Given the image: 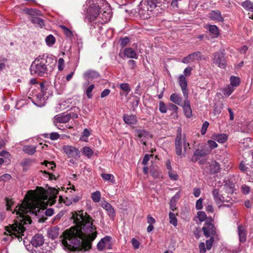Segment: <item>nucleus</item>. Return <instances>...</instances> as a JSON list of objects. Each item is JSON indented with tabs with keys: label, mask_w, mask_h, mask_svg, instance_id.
I'll return each mask as SVG.
<instances>
[{
	"label": "nucleus",
	"mask_w": 253,
	"mask_h": 253,
	"mask_svg": "<svg viewBox=\"0 0 253 253\" xmlns=\"http://www.w3.org/2000/svg\"><path fill=\"white\" fill-rule=\"evenodd\" d=\"M11 177V176L10 174L8 173H5L0 177V180L5 181L6 180L10 179Z\"/></svg>",
	"instance_id": "774afa93"
},
{
	"label": "nucleus",
	"mask_w": 253,
	"mask_h": 253,
	"mask_svg": "<svg viewBox=\"0 0 253 253\" xmlns=\"http://www.w3.org/2000/svg\"><path fill=\"white\" fill-rule=\"evenodd\" d=\"M224 182L225 183L224 187L225 191L228 194H233L234 192V189L235 187L234 184L233 182V181L228 180H224Z\"/></svg>",
	"instance_id": "4be33fe9"
},
{
	"label": "nucleus",
	"mask_w": 253,
	"mask_h": 253,
	"mask_svg": "<svg viewBox=\"0 0 253 253\" xmlns=\"http://www.w3.org/2000/svg\"><path fill=\"white\" fill-rule=\"evenodd\" d=\"M33 103L38 107H42L44 106L45 104L44 99L42 96H37L36 100L33 101Z\"/></svg>",
	"instance_id": "37998d69"
},
{
	"label": "nucleus",
	"mask_w": 253,
	"mask_h": 253,
	"mask_svg": "<svg viewBox=\"0 0 253 253\" xmlns=\"http://www.w3.org/2000/svg\"><path fill=\"white\" fill-rule=\"evenodd\" d=\"M213 63L220 67L221 64V52H217L213 54L212 56Z\"/></svg>",
	"instance_id": "a878e982"
},
{
	"label": "nucleus",
	"mask_w": 253,
	"mask_h": 253,
	"mask_svg": "<svg viewBox=\"0 0 253 253\" xmlns=\"http://www.w3.org/2000/svg\"><path fill=\"white\" fill-rule=\"evenodd\" d=\"M178 82L181 87L183 96L188 97V91L187 88V83L185 77L183 75H180L178 78Z\"/></svg>",
	"instance_id": "9b49d317"
},
{
	"label": "nucleus",
	"mask_w": 253,
	"mask_h": 253,
	"mask_svg": "<svg viewBox=\"0 0 253 253\" xmlns=\"http://www.w3.org/2000/svg\"><path fill=\"white\" fill-rule=\"evenodd\" d=\"M101 176L105 180L110 181L112 183H114L115 182V177L112 174L102 173Z\"/></svg>",
	"instance_id": "79ce46f5"
},
{
	"label": "nucleus",
	"mask_w": 253,
	"mask_h": 253,
	"mask_svg": "<svg viewBox=\"0 0 253 253\" xmlns=\"http://www.w3.org/2000/svg\"><path fill=\"white\" fill-rule=\"evenodd\" d=\"M59 235V228L55 226L51 228L48 231V236L49 238L54 239Z\"/></svg>",
	"instance_id": "c85d7f7f"
},
{
	"label": "nucleus",
	"mask_w": 253,
	"mask_h": 253,
	"mask_svg": "<svg viewBox=\"0 0 253 253\" xmlns=\"http://www.w3.org/2000/svg\"><path fill=\"white\" fill-rule=\"evenodd\" d=\"M213 237H210V239L207 240L206 242V249L208 250H210L212 246L213 242Z\"/></svg>",
	"instance_id": "5fc2aeb1"
},
{
	"label": "nucleus",
	"mask_w": 253,
	"mask_h": 253,
	"mask_svg": "<svg viewBox=\"0 0 253 253\" xmlns=\"http://www.w3.org/2000/svg\"><path fill=\"white\" fill-rule=\"evenodd\" d=\"M131 243L135 249H137L139 248L140 244L139 242L135 238H132L131 240Z\"/></svg>",
	"instance_id": "69168bd1"
},
{
	"label": "nucleus",
	"mask_w": 253,
	"mask_h": 253,
	"mask_svg": "<svg viewBox=\"0 0 253 253\" xmlns=\"http://www.w3.org/2000/svg\"><path fill=\"white\" fill-rule=\"evenodd\" d=\"M61 238L63 248L67 252H75L78 250L86 251L90 249L86 247L85 245H84V237L75 233L72 227L70 230L64 231Z\"/></svg>",
	"instance_id": "20e7f679"
},
{
	"label": "nucleus",
	"mask_w": 253,
	"mask_h": 253,
	"mask_svg": "<svg viewBox=\"0 0 253 253\" xmlns=\"http://www.w3.org/2000/svg\"><path fill=\"white\" fill-rule=\"evenodd\" d=\"M124 54L129 58L137 59L138 55L135 50L131 47L126 48L124 50Z\"/></svg>",
	"instance_id": "412c9836"
},
{
	"label": "nucleus",
	"mask_w": 253,
	"mask_h": 253,
	"mask_svg": "<svg viewBox=\"0 0 253 253\" xmlns=\"http://www.w3.org/2000/svg\"><path fill=\"white\" fill-rule=\"evenodd\" d=\"M204 27L209 31V34L211 37L217 38L219 36V30L216 26L207 24L204 25Z\"/></svg>",
	"instance_id": "f8f14e48"
},
{
	"label": "nucleus",
	"mask_w": 253,
	"mask_h": 253,
	"mask_svg": "<svg viewBox=\"0 0 253 253\" xmlns=\"http://www.w3.org/2000/svg\"><path fill=\"white\" fill-rule=\"evenodd\" d=\"M136 131L138 138L141 139V141H143V144L146 145V142L143 141V139L147 136L148 132L146 130L141 129H137Z\"/></svg>",
	"instance_id": "c756f323"
},
{
	"label": "nucleus",
	"mask_w": 253,
	"mask_h": 253,
	"mask_svg": "<svg viewBox=\"0 0 253 253\" xmlns=\"http://www.w3.org/2000/svg\"><path fill=\"white\" fill-rule=\"evenodd\" d=\"M209 123L207 121H205L203 123L201 130V133L202 135H204L206 134L207 128L209 127Z\"/></svg>",
	"instance_id": "6e6d98bb"
},
{
	"label": "nucleus",
	"mask_w": 253,
	"mask_h": 253,
	"mask_svg": "<svg viewBox=\"0 0 253 253\" xmlns=\"http://www.w3.org/2000/svg\"><path fill=\"white\" fill-rule=\"evenodd\" d=\"M210 154V149H206L204 147L202 149H197L194 153L191 158L192 162H197L200 158L204 157Z\"/></svg>",
	"instance_id": "9d476101"
},
{
	"label": "nucleus",
	"mask_w": 253,
	"mask_h": 253,
	"mask_svg": "<svg viewBox=\"0 0 253 253\" xmlns=\"http://www.w3.org/2000/svg\"><path fill=\"white\" fill-rule=\"evenodd\" d=\"M112 238L108 236H106L98 243L97 247L98 250L102 251L105 248H107L111 245L110 241Z\"/></svg>",
	"instance_id": "4468645a"
},
{
	"label": "nucleus",
	"mask_w": 253,
	"mask_h": 253,
	"mask_svg": "<svg viewBox=\"0 0 253 253\" xmlns=\"http://www.w3.org/2000/svg\"><path fill=\"white\" fill-rule=\"evenodd\" d=\"M48 204V195L42 187H37L36 190H29L25 195L21 205H17L14 211L17 215V220L14 223L5 227V234L12 238H17L19 241L22 240L26 227L30 224L32 220L28 213L39 216L44 213L46 216H51L54 213L52 209L44 210Z\"/></svg>",
	"instance_id": "f257e3e1"
},
{
	"label": "nucleus",
	"mask_w": 253,
	"mask_h": 253,
	"mask_svg": "<svg viewBox=\"0 0 253 253\" xmlns=\"http://www.w3.org/2000/svg\"><path fill=\"white\" fill-rule=\"evenodd\" d=\"M204 147L206 149H210V153L212 149H214L217 147V144L215 142V141L210 140L208 141L207 145Z\"/></svg>",
	"instance_id": "a19ab883"
},
{
	"label": "nucleus",
	"mask_w": 253,
	"mask_h": 253,
	"mask_svg": "<svg viewBox=\"0 0 253 253\" xmlns=\"http://www.w3.org/2000/svg\"><path fill=\"white\" fill-rule=\"evenodd\" d=\"M83 154L87 157L90 158L93 154V151L89 147H84L82 149Z\"/></svg>",
	"instance_id": "58836bf2"
},
{
	"label": "nucleus",
	"mask_w": 253,
	"mask_h": 253,
	"mask_svg": "<svg viewBox=\"0 0 253 253\" xmlns=\"http://www.w3.org/2000/svg\"><path fill=\"white\" fill-rule=\"evenodd\" d=\"M200 253H205L206 252V248H205V245L204 242H201L199 245Z\"/></svg>",
	"instance_id": "0e129e2a"
},
{
	"label": "nucleus",
	"mask_w": 253,
	"mask_h": 253,
	"mask_svg": "<svg viewBox=\"0 0 253 253\" xmlns=\"http://www.w3.org/2000/svg\"><path fill=\"white\" fill-rule=\"evenodd\" d=\"M168 2L167 0H145L141 3L139 14L143 19L157 16L168 7Z\"/></svg>",
	"instance_id": "423d86ee"
},
{
	"label": "nucleus",
	"mask_w": 253,
	"mask_h": 253,
	"mask_svg": "<svg viewBox=\"0 0 253 253\" xmlns=\"http://www.w3.org/2000/svg\"><path fill=\"white\" fill-rule=\"evenodd\" d=\"M32 160L29 159H26L22 161L21 165L23 167V169L24 171L27 170L30 166Z\"/></svg>",
	"instance_id": "a18cd8bd"
},
{
	"label": "nucleus",
	"mask_w": 253,
	"mask_h": 253,
	"mask_svg": "<svg viewBox=\"0 0 253 253\" xmlns=\"http://www.w3.org/2000/svg\"><path fill=\"white\" fill-rule=\"evenodd\" d=\"M101 193L99 191L93 192L91 194V198L94 203H98L101 199Z\"/></svg>",
	"instance_id": "ea45409f"
},
{
	"label": "nucleus",
	"mask_w": 253,
	"mask_h": 253,
	"mask_svg": "<svg viewBox=\"0 0 253 253\" xmlns=\"http://www.w3.org/2000/svg\"><path fill=\"white\" fill-rule=\"evenodd\" d=\"M180 197V192H177L174 196H173L170 200L172 201V202L176 203L177 201L179 199Z\"/></svg>",
	"instance_id": "338daca9"
},
{
	"label": "nucleus",
	"mask_w": 253,
	"mask_h": 253,
	"mask_svg": "<svg viewBox=\"0 0 253 253\" xmlns=\"http://www.w3.org/2000/svg\"><path fill=\"white\" fill-rule=\"evenodd\" d=\"M168 107L169 110L173 111L174 112H177L178 109L176 105L171 103H169L168 104Z\"/></svg>",
	"instance_id": "680f3d73"
},
{
	"label": "nucleus",
	"mask_w": 253,
	"mask_h": 253,
	"mask_svg": "<svg viewBox=\"0 0 253 253\" xmlns=\"http://www.w3.org/2000/svg\"><path fill=\"white\" fill-rule=\"evenodd\" d=\"M64 60L62 58H59L58 61V69L59 71H62L64 68Z\"/></svg>",
	"instance_id": "864d4df0"
},
{
	"label": "nucleus",
	"mask_w": 253,
	"mask_h": 253,
	"mask_svg": "<svg viewBox=\"0 0 253 253\" xmlns=\"http://www.w3.org/2000/svg\"><path fill=\"white\" fill-rule=\"evenodd\" d=\"M119 87L123 91L120 92L121 95H124L125 96H126L131 90L130 87L127 83L121 84L119 85Z\"/></svg>",
	"instance_id": "b1692460"
},
{
	"label": "nucleus",
	"mask_w": 253,
	"mask_h": 253,
	"mask_svg": "<svg viewBox=\"0 0 253 253\" xmlns=\"http://www.w3.org/2000/svg\"><path fill=\"white\" fill-rule=\"evenodd\" d=\"M204 235L207 238L214 237L216 234V228L213 224L211 218L206 220L204 226L202 227Z\"/></svg>",
	"instance_id": "6e6552de"
},
{
	"label": "nucleus",
	"mask_w": 253,
	"mask_h": 253,
	"mask_svg": "<svg viewBox=\"0 0 253 253\" xmlns=\"http://www.w3.org/2000/svg\"><path fill=\"white\" fill-rule=\"evenodd\" d=\"M211 172L212 173H215L219 171L220 169V165L216 161H212L210 165Z\"/></svg>",
	"instance_id": "72a5a7b5"
},
{
	"label": "nucleus",
	"mask_w": 253,
	"mask_h": 253,
	"mask_svg": "<svg viewBox=\"0 0 253 253\" xmlns=\"http://www.w3.org/2000/svg\"><path fill=\"white\" fill-rule=\"evenodd\" d=\"M241 5L247 10L253 12V2L246 0L242 3Z\"/></svg>",
	"instance_id": "e433bc0d"
},
{
	"label": "nucleus",
	"mask_w": 253,
	"mask_h": 253,
	"mask_svg": "<svg viewBox=\"0 0 253 253\" xmlns=\"http://www.w3.org/2000/svg\"><path fill=\"white\" fill-rule=\"evenodd\" d=\"M60 201L63 202L66 206H70L72 204V201L71 199L66 198L65 199L62 198L61 197H59V199Z\"/></svg>",
	"instance_id": "bf43d9fd"
},
{
	"label": "nucleus",
	"mask_w": 253,
	"mask_h": 253,
	"mask_svg": "<svg viewBox=\"0 0 253 253\" xmlns=\"http://www.w3.org/2000/svg\"><path fill=\"white\" fill-rule=\"evenodd\" d=\"M43 237L41 234L35 235L32 239L31 241V244L35 247H40L43 244Z\"/></svg>",
	"instance_id": "6ab92c4d"
},
{
	"label": "nucleus",
	"mask_w": 253,
	"mask_h": 253,
	"mask_svg": "<svg viewBox=\"0 0 253 253\" xmlns=\"http://www.w3.org/2000/svg\"><path fill=\"white\" fill-rule=\"evenodd\" d=\"M210 17L212 20H217L220 18V12L218 11H211L210 13Z\"/></svg>",
	"instance_id": "09e8293b"
},
{
	"label": "nucleus",
	"mask_w": 253,
	"mask_h": 253,
	"mask_svg": "<svg viewBox=\"0 0 253 253\" xmlns=\"http://www.w3.org/2000/svg\"><path fill=\"white\" fill-rule=\"evenodd\" d=\"M241 83V79L239 77L231 76L230 77V84L235 89L236 87L238 86Z\"/></svg>",
	"instance_id": "cd10ccee"
},
{
	"label": "nucleus",
	"mask_w": 253,
	"mask_h": 253,
	"mask_svg": "<svg viewBox=\"0 0 253 253\" xmlns=\"http://www.w3.org/2000/svg\"><path fill=\"white\" fill-rule=\"evenodd\" d=\"M235 89L232 85L227 84L222 89V93L225 97L230 96L234 91Z\"/></svg>",
	"instance_id": "2f4dec72"
},
{
	"label": "nucleus",
	"mask_w": 253,
	"mask_h": 253,
	"mask_svg": "<svg viewBox=\"0 0 253 253\" xmlns=\"http://www.w3.org/2000/svg\"><path fill=\"white\" fill-rule=\"evenodd\" d=\"M176 137L175 141V152L178 156L182 155V147L183 145L184 150L185 151L187 148L189 146L188 143L186 142L185 138L182 139L181 129L178 130Z\"/></svg>",
	"instance_id": "0eeeda50"
},
{
	"label": "nucleus",
	"mask_w": 253,
	"mask_h": 253,
	"mask_svg": "<svg viewBox=\"0 0 253 253\" xmlns=\"http://www.w3.org/2000/svg\"><path fill=\"white\" fill-rule=\"evenodd\" d=\"M84 78L86 80L97 79L100 77L98 72L93 70H89L85 72L83 75Z\"/></svg>",
	"instance_id": "a211bd4d"
},
{
	"label": "nucleus",
	"mask_w": 253,
	"mask_h": 253,
	"mask_svg": "<svg viewBox=\"0 0 253 253\" xmlns=\"http://www.w3.org/2000/svg\"><path fill=\"white\" fill-rule=\"evenodd\" d=\"M219 189H217L216 188H214L212 191V195L214 198V200L217 204H220L221 202V199L219 196ZM221 206V205H219V207Z\"/></svg>",
	"instance_id": "4c0bfd02"
},
{
	"label": "nucleus",
	"mask_w": 253,
	"mask_h": 253,
	"mask_svg": "<svg viewBox=\"0 0 253 253\" xmlns=\"http://www.w3.org/2000/svg\"><path fill=\"white\" fill-rule=\"evenodd\" d=\"M159 111L162 113H166L167 111V107L163 101L159 103Z\"/></svg>",
	"instance_id": "4d7b16f0"
},
{
	"label": "nucleus",
	"mask_w": 253,
	"mask_h": 253,
	"mask_svg": "<svg viewBox=\"0 0 253 253\" xmlns=\"http://www.w3.org/2000/svg\"><path fill=\"white\" fill-rule=\"evenodd\" d=\"M100 205L101 206L107 211V214L110 218L114 220L116 214L115 210L113 207L106 201L101 202Z\"/></svg>",
	"instance_id": "ddd939ff"
},
{
	"label": "nucleus",
	"mask_w": 253,
	"mask_h": 253,
	"mask_svg": "<svg viewBox=\"0 0 253 253\" xmlns=\"http://www.w3.org/2000/svg\"><path fill=\"white\" fill-rule=\"evenodd\" d=\"M196 209L197 210H201L203 206V199L200 198L198 199L196 203V206H195Z\"/></svg>",
	"instance_id": "052dcab7"
},
{
	"label": "nucleus",
	"mask_w": 253,
	"mask_h": 253,
	"mask_svg": "<svg viewBox=\"0 0 253 253\" xmlns=\"http://www.w3.org/2000/svg\"><path fill=\"white\" fill-rule=\"evenodd\" d=\"M30 20L32 23L35 24H37L41 28L44 26V21L41 18L37 17H31Z\"/></svg>",
	"instance_id": "c9c22d12"
},
{
	"label": "nucleus",
	"mask_w": 253,
	"mask_h": 253,
	"mask_svg": "<svg viewBox=\"0 0 253 253\" xmlns=\"http://www.w3.org/2000/svg\"><path fill=\"white\" fill-rule=\"evenodd\" d=\"M36 147L33 145H26L23 148V151L28 155H33L36 151Z\"/></svg>",
	"instance_id": "7c9ffc66"
},
{
	"label": "nucleus",
	"mask_w": 253,
	"mask_h": 253,
	"mask_svg": "<svg viewBox=\"0 0 253 253\" xmlns=\"http://www.w3.org/2000/svg\"><path fill=\"white\" fill-rule=\"evenodd\" d=\"M151 175L155 178H159L160 177L161 172L159 169H152L150 171Z\"/></svg>",
	"instance_id": "603ef678"
},
{
	"label": "nucleus",
	"mask_w": 253,
	"mask_h": 253,
	"mask_svg": "<svg viewBox=\"0 0 253 253\" xmlns=\"http://www.w3.org/2000/svg\"><path fill=\"white\" fill-rule=\"evenodd\" d=\"M169 223L172 224L174 226H176L177 225V220L175 214L170 211L169 212Z\"/></svg>",
	"instance_id": "49530a36"
},
{
	"label": "nucleus",
	"mask_w": 253,
	"mask_h": 253,
	"mask_svg": "<svg viewBox=\"0 0 253 253\" xmlns=\"http://www.w3.org/2000/svg\"><path fill=\"white\" fill-rule=\"evenodd\" d=\"M70 113H68V115H69L70 119H77L78 118V115L80 112V109L79 107L75 106L73 108H71L70 110Z\"/></svg>",
	"instance_id": "bb28decb"
},
{
	"label": "nucleus",
	"mask_w": 253,
	"mask_h": 253,
	"mask_svg": "<svg viewBox=\"0 0 253 253\" xmlns=\"http://www.w3.org/2000/svg\"><path fill=\"white\" fill-rule=\"evenodd\" d=\"M238 235L240 242H244L246 240V232L245 228L242 226L238 227Z\"/></svg>",
	"instance_id": "393cba45"
},
{
	"label": "nucleus",
	"mask_w": 253,
	"mask_h": 253,
	"mask_svg": "<svg viewBox=\"0 0 253 253\" xmlns=\"http://www.w3.org/2000/svg\"><path fill=\"white\" fill-rule=\"evenodd\" d=\"M60 27L63 29L64 34L67 37L71 38L73 36V35L72 31L68 29L65 26L60 25Z\"/></svg>",
	"instance_id": "3c124183"
},
{
	"label": "nucleus",
	"mask_w": 253,
	"mask_h": 253,
	"mask_svg": "<svg viewBox=\"0 0 253 253\" xmlns=\"http://www.w3.org/2000/svg\"><path fill=\"white\" fill-rule=\"evenodd\" d=\"M62 150L69 158H73L76 161L79 160L81 157L80 151L79 149L71 145H64Z\"/></svg>",
	"instance_id": "1a4fd4ad"
},
{
	"label": "nucleus",
	"mask_w": 253,
	"mask_h": 253,
	"mask_svg": "<svg viewBox=\"0 0 253 253\" xmlns=\"http://www.w3.org/2000/svg\"><path fill=\"white\" fill-rule=\"evenodd\" d=\"M94 88V85L91 84L85 88V93L88 98L90 99L92 97L93 95L91 92Z\"/></svg>",
	"instance_id": "de8ad7c7"
},
{
	"label": "nucleus",
	"mask_w": 253,
	"mask_h": 253,
	"mask_svg": "<svg viewBox=\"0 0 253 253\" xmlns=\"http://www.w3.org/2000/svg\"><path fill=\"white\" fill-rule=\"evenodd\" d=\"M56 63V59L52 56L46 54L39 55L31 65V73L32 74L44 76L52 72Z\"/></svg>",
	"instance_id": "39448f33"
},
{
	"label": "nucleus",
	"mask_w": 253,
	"mask_h": 253,
	"mask_svg": "<svg viewBox=\"0 0 253 253\" xmlns=\"http://www.w3.org/2000/svg\"><path fill=\"white\" fill-rule=\"evenodd\" d=\"M71 218L75 223L72 227L75 233L84 237L86 247L91 248L92 242L97 236L96 227L93 224L94 220L83 211L72 212Z\"/></svg>",
	"instance_id": "f03ea898"
},
{
	"label": "nucleus",
	"mask_w": 253,
	"mask_h": 253,
	"mask_svg": "<svg viewBox=\"0 0 253 253\" xmlns=\"http://www.w3.org/2000/svg\"><path fill=\"white\" fill-rule=\"evenodd\" d=\"M168 174L170 179L172 180H176L178 178V175L176 173L173 172L172 170H169Z\"/></svg>",
	"instance_id": "13d9d810"
},
{
	"label": "nucleus",
	"mask_w": 253,
	"mask_h": 253,
	"mask_svg": "<svg viewBox=\"0 0 253 253\" xmlns=\"http://www.w3.org/2000/svg\"><path fill=\"white\" fill-rule=\"evenodd\" d=\"M6 201V210L7 211L11 210V207L13 204V202L12 200L9 199L8 198H5Z\"/></svg>",
	"instance_id": "e2e57ef3"
},
{
	"label": "nucleus",
	"mask_w": 253,
	"mask_h": 253,
	"mask_svg": "<svg viewBox=\"0 0 253 253\" xmlns=\"http://www.w3.org/2000/svg\"><path fill=\"white\" fill-rule=\"evenodd\" d=\"M45 42L48 46H52L55 42V38L53 35H49L45 38Z\"/></svg>",
	"instance_id": "c03bdc74"
},
{
	"label": "nucleus",
	"mask_w": 253,
	"mask_h": 253,
	"mask_svg": "<svg viewBox=\"0 0 253 253\" xmlns=\"http://www.w3.org/2000/svg\"><path fill=\"white\" fill-rule=\"evenodd\" d=\"M23 10L26 14L31 15V17H36V16L41 14V12L36 9L25 8Z\"/></svg>",
	"instance_id": "f704fd0d"
},
{
	"label": "nucleus",
	"mask_w": 253,
	"mask_h": 253,
	"mask_svg": "<svg viewBox=\"0 0 253 253\" xmlns=\"http://www.w3.org/2000/svg\"><path fill=\"white\" fill-rule=\"evenodd\" d=\"M169 99L175 104L179 106L182 105V97L179 94L176 93H172L170 96Z\"/></svg>",
	"instance_id": "5701e85b"
},
{
	"label": "nucleus",
	"mask_w": 253,
	"mask_h": 253,
	"mask_svg": "<svg viewBox=\"0 0 253 253\" xmlns=\"http://www.w3.org/2000/svg\"><path fill=\"white\" fill-rule=\"evenodd\" d=\"M225 155L227 160H226L222 164V166L225 170L228 171L232 168V165L231 161L228 159L230 157L229 154L226 152Z\"/></svg>",
	"instance_id": "473e14b6"
},
{
	"label": "nucleus",
	"mask_w": 253,
	"mask_h": 253,
	"mask_svg": "<svg viewBox=\"0 0 253 253\" xmlns=\"http://www.w3.org/2000/svg\"><path fill=\"white\" fill-rule=\"evenodd\" d=\"M54 124L56 126L59 128L61 129L60 127H59L58 126H57V124H56V123H66L68 122L70 119L69 115H68V114H61L59 115H56L54 117Z\"/></svg>",
	"instance_id": "f3484780"
},
{
	"label": "nucleus",
	"mask_w": 253,
	"mask_h": 253,
	"mask_svg": "<svg viewBox=\"0 0 253 253\" xmlns=\"http://www.w3.org/2000/svg\"><path fill=\"white\" fill-rule=\"evenodd\" d=\"M185 100L184 101L182 106L183 112L187 118H190L192 116V109L190 105V101L188 99V97H184Z\"/></svg>",
	"instance_id": "dca6fc26"
},
{
	"label": "nucleus",
	"mask_w": 253,
	"mask_h": 253,
	"mask_svg": "<svg viewBox=\"0 0 253 253\" xmlns=\"http://www.w3.org/2000/svg\"><path fill=\"white\" fill-rule=\"evenodd\" d=\"M201 53L199 51L193 52L183 58L182 59V62L187 64L190 62H193L196 60H198L201 59Z\"/></svg>",
	"instance_id": "2eb2a0df"
},
{
	"label": "nucleus",
	"mask_w": 253,
	"mask_h": 253,
	"mask_svg": "<svg viewBox=\"0 0 253 253\" xmlns=\"http://www.w3.org/2000/svg\"><path fill=\"white\" fill-rule=\"evenodd\" d=\"M99 0H89L86 1V4H89L85 21L92 23L90 29L95 33H101L103 24L108 22L112 17L111 10L108 8L102 13H99V4L97 2Z\"/></svg>",
	"instance_id": "7ed1b4c3"
},
{
	"label": "nucleus",
	"mask_w": 253,
	"mask_h": 253,
	"mask_svg": "<svg viewBox=\"0 0 253 253\" xmlns=\"http://www.w3.org/2000/svg\"><path fill=\"white\" fill-rule=\"evenodd\" d=\"M197 217L201 222H203L205 220L206 221L207 219V215L206 213L203 211H199L197 212Z\"/></svg>",
	"instance_id": "8fccbe9b"
},
{
	"label": "nucleus",
	"mask_w": 253,
	"mask_h": 253,
	"mask_svg": "<svg viewBox=\"0 0 253 253\" xmlns=\"http://www.w3.org/2000/svg\"><path fill=\"white\" fill-rule=\"evenodd\" d=\"M123 120L128 125H135L137 122L136 117L134 115H125L123 117Z\"/></svg>",
	"instance_id": "aec40b11"
}]
</instances>
